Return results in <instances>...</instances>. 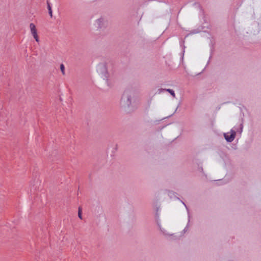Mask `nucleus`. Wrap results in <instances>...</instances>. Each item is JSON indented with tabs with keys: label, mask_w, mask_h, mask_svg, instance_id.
<instances>
[{
	"label": "nucleus",
	"mask_w": 261,
	"mask_h": 261,
	"mask_svg": "<svg viewBox=\"0 0 261 261\" xmlns=\"http://www.w3.org/2000/svg\"><path fill=\"white\" fill-rule=\"evenodd\" d=\"M29 27H30V30L31 35L33 36V38L35 39V41L39 43L40 40H39V36L38 35L36 25H35L34 23H31L30 24Z\"/></svg>",
	"instance_id": "f257e3e1"
},
{
	"label": "nucleus",
	"mask_w": 261,
	"mask_h": 261,
	"mask_svg": "<svg viewBox=\"0 0 261 261\" xmlns=\"http://www.w3.org/2000/svg\"><path fill=\"white\" fill-rule=\"evenodd\" d=\"M97 71L100 74L103 75L104 77H107V68L106 65L103 63L99 64L96 68Z\"/></svg>",
	"instance_id": "f03ea898"
},
{
	"label": "nucleus",
	"mask_w": 261,
	"mask_h": 261,
	"mask_svg": "<svg viewBox=\"0 0 261 261\" xmlns=\"http://www.w3.org/2000/svg\"><path fill=\"white\" fill-rule=\"evenodd\" d=\"M236 136V132L234 130H231L230 132L224 134V137L228 142H232Z\"/></svg>",
	"instance_id": "7ed1b4c3"
},
{
	"label": "nucleus",
	"mask_w": 261,
	"mask_h": 261,
	"mask_svg": "<svg viewBox=\"0 0 261 261\" xmlns=\"http://www.w3.org/2000/svg\"><path fill=\"white\" fill-rule=\"evenodd\" d=\"M105 24V21L102 18L97 19L95 22V24L97 25L98 28H102Z\"/></svg>",
	"instance_id": "20e7f679"
},
{
	"label": "nucleus",
	"mask_w": 261,
	"mask_h": 261,
	"mask_svg": "<svg viewBox=\"0 0 261 261\" xmlns=\"http://www.w3.org/2000/svg\"><path fill=\"white\" fill-rule=\"evenodd\" d=\"M164 90H165L166 91H168L169 93H170V94L173 97H175V94L173 90H172V89H160V92L159 93H161V92H162Z\"/></svg>",
	"instance_id": "39448f33"
},
{
	"label": "nucleus",
	"mask_w": 261,
	"mask_h": 261,
	"mask_svg": "<svg viewBox=\"0 0 261 261\" xmlns=\"http://www.w3.org/2000/svg\"><path fill=\"white\" fill-rule=\"evenodd\" d=\"M60 69L62 71V74L64 75L65 74V67L63 64H61L60 65Z\"/></svg>",
	"instance_id": "423d86ee"
},
{
	"label": "nucleus",
	"mask_w": 261,
	"mask_h": 261,
	"mask_svg": "<svg viewBox=\"0 0 261 261\" xmlns=\"http://www.w3.org/2000/svg\"><path fill=\"white\" fill-rule=\"evenodd\" d=\"M78 216L79 217L82 219V209L81 207H79V212H78Z\"/></svg>",
	"instance_id": "0eeeda50"
},
{
	"label": "nucleus",
	"mask_w": 261,
	"mask_h": 261,
	"mask_svg": "<svg viewBox=\"0 0 261 261\" xmlns=\"http://www.w3.org/2000/svg\"><path fill=\"white\" fill-rule=\"evenodd\" d=\"M48 11H49V14L50 16V17H52L53 16V14H52V10H51V7L49 5H48Z\"/></svg>",
	"instance_id": "6e6552de"
}]
</instances>
